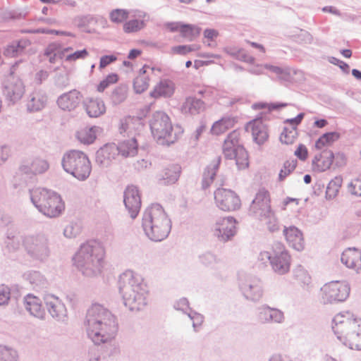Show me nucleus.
I'll return each instance as SVG.
<instances>
[{
	"mask_svg": "<svg viewBox=\"0 0 361 361\" xmlns=\"http://www.w3.org/2000/svg\"><path fill=\"white\" fill-rule=\"evenodd\" d=\"M342 183L343 178L341 176H336L329 183L326 190V199H334L338 195Z\"/></svg>",
	"mask_w": 361,
	"mask_h": 361,
	"instance_id": "obj_43",
	"label": "nucleus"
},
{
	"mask_svg": "<svg viewBox=\"0 0 361 361\" xmlns=\"http://www.w3.org/2000/svg\"><path fill=\"white\" fill-rule=\"evenodd\" d=\"M296 166V159L286 161L279 174V180L283 181L292 171L295 170Z\"/></svg>",
	"mask_w": 361,
	"mask_h": 361,
	"instance_id": "obj_52",
	"label": "nucleus"
},
{
	"mask_svg": "<svg viewBox=\"0 0 361 361\" xmlns=\"http://www.w3.org/2000/svg\"><path fill=\"white\" fill-rule=\"evenodd\" d=\"M188 316L192 322V327L194 331H197L198 328L201 326L204 322V316L192 310L188 312Z\"/></svg>",
	"mask_w": 361,
	"mask_h": 361,
	"instance_id": "obj_58",
	"label": "nucleus"
},
{
	"mask_svg": "<svg viewBox=\"0 0 361 361\" xmlns=\"http://www.w3.org/2000/svg\"><path fill=\"white\" fill-rule=\"evenodd\" d=\"M117 156L116 144L109 143L104 145L96 152V163L102 168H106Z\"/></svg>",
	"mask_w": 361,
	"mask_h": 361,
	"instance_id": "obj_23",
	"label": "nucleus"
},
{
	"mask_svg": "<svg viewBox=\"0 0 361 361\" xmlns=\"http://www.w3.org/2000/svg\"><path fill=\"white\" fill-rule=\"evenodd\" d=\"M334 159V154L331 150L324 149L312 159L313 170L317 172L326 171L332 165Z\"/></svg>",
	"mask_w": 361,
	"mask_h": 361,
	"instance_id": "obj_25",
	"label": "nucleus"
},
{
	"mask_svg": "<svg viewBox=\"0 0 361 361\" xmlns=\"http://www.w3.org/2000/svg\"><path fill=\"white\" fill-rule=\"evenodd\" d=\"M104 256V251L101 245L92 240L81 245L73 261L83 276L94 277L101 273Z\"/></svg>",
	"mask_w": 361,
	"mask_h": 361,
	"instance_id": "obj_5",
	"label": "nucleus"
},
{
	"mask_svg": "<svg viewBox=\"0 0 361 361\" xmlns=\"http://www.w3.org/2000/svg\"><path fill=\"white\" fill-rule=\"evenodd\" d=\"M329 61L334 65L338 66L343 73L346 74L349 73L350 66L347 63L334 56L330 57Z\"/></svg>",
	"mask_w": 361,
	"mask_h": 361,
	"instance_id": "obj_64",
	"label": "nucleus"
},
{
	"mask_svg": "<svg viewBox=\"0 0 361 361\" xmlns=\"http://www.w3.org/2000/svg\"><path fill=\"white\" fill-rule=\"evenodd\" d=\"M293 38L299 44H311L313 41L312 35L304 30H300L298 33L293 35Z\"/></svg>",
	"mask_w": 361,
	"mask_h": 361,
	"instance_id": "obj_56",
	"label": "nucleus"
},
{
	"mask_svg": "<svg viewBox=\"0 0 361 361\" xmlns=\"http://www.w3.org/2000/svg\"><path fill=\"white\" fill-rule=\"evenodd\" d=\"M23 278L35 290L43 289L48 285L47 279L38 271H28L23 274Z\"/></svg>",
	"mask_w": 361,
	"mask_h": 361,
	"instance_id": "obj_35",
	"label": "nucleus"
},
{
	"mask_svg": "<svg viewBox=\"0 0 361 361\" xmlns=\"http://www.w3.org/2000/svg\"><path fill=\"white\" fill-rule=\"evenodd\" d=\"M337 338L352 350H361V319L349 311L337 314L332 320Z\"/></svg>",
	"mask_w": 361,
	"mask_h": 361,
	"instance_id": "obj_3",
	"label": "nucleus"
},
{
	"mask_svg": "<svg viewBox=\"0 0 361 361\" xmlns=\"http://www.w3.org/2000/svg\"><path fill=\"white\" fill-rule=\"evenodd\" d=\"M293 275L294 278L303 285H308L311 281L309 274L301 265L293 270Z\"/></svg>",
	"mask_w": 361,
	"mask_h": 361,
	"instance_id": "obj_51",
	"label": "nucleus"
},
{
	"mask_svg": "<svg viewBox=\"0 0 361 361\" xmlns=\"http://www.w3.org/2000/svg\"><path fill=\"white\" fill-rule=\"evenodd\" d=\"M145 26L144 20H130L126 22L123 25V30L126 32H134L140 30Z\"/></svg>",
	"mask_w": 361,
	"mask_h": 361,
	"instance_id": "obj_53",
	"label": "nucleus"
},
{
	"mask_svg": "<svg viewBox=\"0 0 361 361\" xmlns=\"http://www.w3.org/2000/svg\"><path fill=\"white\" fill-rule=\"evenodd\" d=\"M99 130V128L97 126L86 128L78 131L76 137L81 143L90 145L95 140Z\"/></svg>",
	"mask_w": 361,
	"mask_h": 361,
	"instance_id": "obj_39",
	"label": "nucleus"
},
{
	"mask_svg": "<svg viewBox=\"0 0 361 361\" xmlns=\"http://www.w3.org/2000/svg\"><path fill=\"white\" fill-rule=\"evenodd\" d=\"M118 155L121 154L124 157H134L137 153V139L135 137L130 140H125L116 145Z\"/></svg>",
	"mask_w": 361,
	"mask_h": 361,
	"instance_id": "obj_32",
	"label": "nucleus"
},
{
	"mask_svg": "<svg viewBox=\"0 0 361 361\" xmlns=\"http://www.w3.org/2000/svg\"><path fill=\"white\" fill-rule=\"evenodd\" d=\"M30 44L31 42L26 38L14 40L4 48V54L8 57L20 56Z\"/></svg>",
	"mask_w": 361,
	"mask_h": 361,
	"instance_id": "obj_29",
	"label": "nucleus"
},
{
	"mask_svg": "<svg viewBox=\"0 0 361 361\" xmlns=\"http://www.w3.org/2000/svg\"><path fill=\"white\" fill-rule=\"evenodd\" d=\"M128 17V12L124 9L117 8L110 13V18L114 23H121Z\"/></svg>",
	"mask_w": 361,
	"mask_h": 361,
	"instance_id": "obj_59",
	"label": "nucleus"
},
{
	"mask_svg": "<svg viewBox=\"0 0 361 361\" xmlns=\"http://www.w3.org/2000/svg\"><path fill=\"white\" fill-rule=\"evenodd\" d=\"M82 94L77 90H72L60 95L57 99L59 107L63 110L71 111L75 110L81 102Z\"/></svg>",
	"mask_w": 361,
	"mask_h": 361,
	"instance_id": "obj_21",
	"label": "nucleus"
},
{
	"mask_svg": "<svg viewBox=\"0 0 361 361\" xmlns=\"http://www.w3.org/2000/svg\"><path fill=\"white\" fill-rule=\"evenodd\" d=\"M118 289L124 305L130 311H140L147 305V286L142 277L133 271H126L120 276Z\"/></svg>",
	"mask_w": 361,
	"mask_h": 361,
	"instance_id": "obj_2",
	"label": "nucleus"
},
{
	"mask_svg": "<svg viewBox=\"0 0 361 361\" xmlns=\"http://www.w3.org/2000/svg\"><path fill=\"white\" fill-rule=\"evenodd\" d=\"M3 92L8 101L15 104L23 96L25 87L21 80L13 78L4 85Z\"/></svg>",
	"mask_w": 361,
	"mask_h": 361,
	"instance_id": "obj_20",
	"label": "nucleus"
},
{
	"mask_svg": "<svg viewBox=\"0 0 361 361\" xmlns=\"http://www.w3.org/2000/svg\"><path fill=\"white\" fill-rule=\"evenodd\" d=\"M348 192L352 195L361 197V179L356 178L349 183L348 185Z\"/></svg>",
	"mask_w": 361,
	"mask_h": 361,
	"instance_id": "obj_60",
	"label": "nucleus"
},
{
	"mask_svg": "<svg viewBox=\"0 0 361 361\" xmlns=\"http://www.w3.org/2000/svg\"><path fill=\"white\" fill-rule=\"evenodd\" d=\"M180 172L179 165H171L157 175L158 183L161 185H172L178 180Z\"/></svg>",
	"mask_w": 361,
	"mask_h": 361,
	"instance_id": "obj_26",
	"label": "nucleus"
},
{
	"mask_svg": "<svg viewBox=\"0 0 361 361\" xmlns=\"http://www.w3.org/2000/svg\"><path fill=\"white\" fill-rule=\"evenodd\" d=\"M350 286L345 281H334L326 283L322 288V302L331 304L345 301L350 294Z\"/></svg>",
	"mask_w": 361,
	"mask_h": 361,
	"instance_id": "obj_12",
	"label": "nucleus"
},
{
	"mask_svg": "<svg viewBox=\"0 0 361 361\" xmlns=\"http://www.w3.org/2000/svg\"><path fill=\"white\" fill-rule=\"evenodd\" d=\"M236 220L232 217L220 218L214 225V235L221 242L230 240L236 233Z\"/></svg>",
	"mask_w": 361,
	"mask_h": 361,
	"instance_id": "obj_17",
	"label": "nucleus"
},
{
	"mask_svg": "<svg viewBox=\"0 0 361 361\" xmlns=\"http://www.w3.org/2000/svg\"><path fill=\"white\" fill-rule=\"evenodd\" d=\"M5 243L10 251H17L21 246L24 247V235H15L8 233Z\"/></svg>",
	"mask_w": 361,
	"mask_h": 361,
	"instance_id": "obj_45",
	"label": "nucleus"
},
{
	"mask_svg": "<svg viewBox=\"0 0 361 361\" xmlns=\"http://www.w3.org/2000/svg\"><path fill=\"white\" fill-rule=\"evenodd\" d=\"M269 316V324H281L285 321L284 312L278 308L271 307V312Z\"/></svg>",
	"mask_w": 361,
	"mask_h": 361,
	"instance_id": "obj_54",
	"label": "nucleus"
},
{
	"mask_svg": "<svg viewBox=\"0 0 361 361\" xmlns=\"http://www.w3.org/2000/svg\"><path fill=\"white\" fill-rule=\"evenodd\" d=\"M246 130H251L253 140L259 145L264 144L268 139L267 128L264 123L262 117H257L250 121L246 126Z\"/></svg>",
	"mask_w": 361,
	"mask_h": 361,
	"instance_id": "obj_19",
	"label": "nucleus"
},
{
	"mask_svg": "<svg viewBox=\"0 0 361 361\" xmlns=\"http://www.w3.org/2000/svg\"><path fill=\"white\" fill-rule=\"evenodd\" d=\"M24 250L33 261L47 262L51 255L49 236L43 233L24 235Z\"/></svg>",
	"mask_w": 361,
	"mask_h": 361,
	"instance_id": "obj_8",
	"label": "nucleus"
},
{
	"mask_svg": "<svg viewBox=\"0 0 361 361\" xmlns=\"http://www.w3.org/2000/svg\"><path fill=\"white\" fill-rule=\"evenodd\" d=\"M128 87L120 85L114 89L111 95V99L114 105H118L125 101L127 97Z\"/></svg>",
	"mask_w": 361,
	"mask_h": 361,
	"instance_id": "obj_48",
	"label": "nucleus"
},
{
	"mask_svg": "<svg viewBox=\"0 0 361 361\" xmlns=\"http://www.w3.org/2000/svg\"><path fill=\"white\" fill-rule=\"evenodd\" d=\"M24 306L30 314L39 319H44L45 312L42 305V301L32 294H27L24 297Z\"/></svg>",
	"mask_w": 361,
	"mask_h": 361,
	"instance_id": "obj_27",
	"label": "nucleus"
},
{
	"mask_svg": "<svg viewBox=\"0 0 361 361\" xmlns=\"http://www.w3.org/2000/svg\"><path fill=\"white\" fill-rule=\"evenodd\" d=\"M43 300L49 314L53 319L61 322L67 320L66 307L59 298L51 293H44Z\"/></svg>",
	"mask_w": 361,
	"mask_h": 361,
	"instance_id": "obj_16",
	"label": "nucleus"
},
{
	"mask_svg": "<svg viewBox=\"0 0 361 361\" xmlns=\"http://www.w3.org/2000/svg\"><path fill=\"white\" fill-rule=\"evenodd\" d=\"M146 66H143L140 71V75L133 80V88L137 94H141L146 90L149 86V78L145 75Z\"/></svg>",
	"mask_w": 361,
	"mask_h": 361,
	"instance_id": "obj_40",
	"label": "nucleus"
},
{
	"mask_svg": "<svg viewBox=\"0 0 361 361\" xmlns=\"http://www.w3.org/2000/svg\"><path fill=\"white\" fill-rule=\"evenodd\" d=\"M123 202L130 216L135 219L141 208V197L138 188L135 185H128L123 192Z\"/></svg>",
	"mask_w": 361,
	"mask_h": 361,
	"instance_id": "obj_18",
	"label": "nucleus"
},
{
	"mask_svg": "<svg viewBox=\"0 0 361 361\" xmlns=\"http://www.w3.org/2000/svg\"><path fill=\"white\" fill-rule=\"evenodd\" d=\"M283 233L289 246L297 251L305 248V240L302 231L295 226H284Z\"/></svg>",
	"mask_w": 361,
	"mask_h": 361,
	"instance_id": "obj_22",
	"label": "nucleus"
},
{
	"mask_svg": "<svg viewBox=\"0 0 361 361\" xmlns=\"http://www.w3.org/2000/svg\"><path fill=\"white\" fill-rule=\"evenodd\" d=\"M49 201L47 206L50 205V213L43 214L44 216L49 218H56L59 216L65 209V204L61 197L57 192L51 191L49 197Z\"/></svg>",
	"mask_w": 361,
	"mask_h": 361,
	"instance_id": "obj_28",
	"label": "nucleus"
},
{
	"mask_svg": "<svg viewBox=\"0 0 361 361\" xmlns=\"http://www.w3.org/2000/svg\"><path fill=\"white\" fill-rule=\"evenodd\" d=\"M236 121L235 117L225 116L214 123L211 128V132L212 134L216 135L222 134L228 129L233 127Z\"/></svg>",
	"mask_w": 361,
	"mask_h": 361,
	"instance_id": "obj_36",
	"label": "nucleus"
},
{
	"mask_svg": "<svg viewBox=\"0 0 361 361\" xmlns=\"http://www.w3.org/2000/svg\"><path fill=\"white\" fill-rule=\"evenodd\" d=\"M70 84L69 76L66 73H59L54 77V85L60 89L63 90Z\"/></svg>",
	"mask_w": 361,
	"mask_h": 361,
	"instance_id": "obj_55",
	"label": "nucleus"
},
{
	"mask_svg": "<svg viewBox=\"0 0 361 361\" xmlns=\"http://www.w3.org/2000/svg\"><path fill=\"white\" fill-rule=\"evenodd\" d=\"M19 355L11 346L0 344V361H18Z\"/></svg>",
	"mask_w": 361,
	"mask_h": 361,
	"instance_id": "obj_41",
	"label": "nucleus"
},
{
	"mask_svg": "<svg viewBox=\"0 0 361 361\" xmlns=\"http://www.w3.org/2000/svg\"><path fill=\"white\" fill-rule=\"evenodd\" d=\"M341 262L357 272L361 270V250L355 247L345 249L341 257Z\"/></svg>",
	"mask_w": 361,
	"mask_h": 361,
	"instance_id": "obj_24",
	"label": "nucleus"
},
{
	"mask_svg": "<svg viewBox=\"0 0 361 361\" xmlns=\"http://www.w3.org/2000/svg\"><path fill=\"white\" fill-rule=\"evenodd\" d=\"M201 28L190 24H182L180 32L183 37L188 38L189 41L193 40L200 34Z\"/></svg>",
	"mask_w": 361,
	"mask_h": 361,
	"instance_id": "obj_46",
	"label": "nucleus"
},
{
	"mask_svg": "<svg viewBox=\"0 0 361 361\" xmlns=\"http://www.w3.org/2000/svg\"><path fill=\"white\" fill-rule=\"evenodd\" d=\"M47 102V97L45 93L35 92L30 94L27 101V110L30 113L39 111L45 106Z\"/></svg>",
	"mask_w": 361,
	"mask_h": 361,
	"instance_id": "obj_33",
	"label": "nucleus"
},
{
	"mask_svg": "<svg viewBox=\"0 0 361 361\" xmlns=\"http://www.w3.org/2000/svg\"><path fill=\"white\" fill-rule=\"evenodd\" d=\"M205 109V104L195 97H188L181 106V112L184 114L196 115Z\"/></svg>",
	"mask_w": 361,
	"mask_h": 361,
	"instance_id": "obj_30",
	"label": "nucleus"
},
{
	"mask_svg": "<svg viewBox=\"0 0 361 361\" xmlns=\"http://www.w3.org/2000/svg\"><path fill=\"white\" fill-rule=\"evenodd\" d=\"M176 310L180 311L183 314H188V312L192 310L190 307V303L186 298H181L176 300L173 305Z\"/></svg>",
	"mask_w": 361,
	"mask_h": 361,
	"instance_id": "obj_57",
	"label": "nucleus"
},
{
	"mask_svg": "<svg viewBox=\"0 0 361 361\" xmlns=\"http://www.w3.org/2000/svg\"><path fill=\"white\" fill-rule=\"evenodd\" d=\"M297 136V129L295 127L288 128L285 127L280 135V141L286 145L292 144Z\"/></svg>",
	"mask_w": 361,
	"mask_h": 361,
	"instance_id": "obj_50",
	"label": "nucleus"
},
{
	"mask_svg": "<svg viewBox=\"0 0 361 361\" xmlns=\"http://www.w3.org/2000/svg\"><path fill=\"white\" fill-rule=\"evenodd\" d=\"M340 135L337 132H328L320 136L315 142V148L322 149L324 146L329 145L338 140Z\"/></svg>",
	"mask_w": 361,
	"mask_h": 361,
	"instance_id": "obj_42",
	"label": "nucleus"
},
{
	"mask_svg": "<svg viewBox=\"0 0 361 361\" xmlns=\"http://www.w3.org/2000/svg\"><path fill=\"white\" fill-rule=\"evenodd\" d=\"M63 170L80 181L87 180L92 171L91 162L87 155L77 149L65 152L61 159Z\"/></svg>",
	"mask_w": 361,
	"mask_h": 361,
	"instance_id": "obj_6",
	"label": "nucleus"
},
{
	"mask_svg": "<svg viewBox=\"0 0 361 361\" xmlns=\"http://www.w3.org/2000/svg\"><path fill=\"white\" fill-rule=\"evenodd\" d=\"M152 134L157 142L162 145L173 144L178 139L169 116L164 111H156L149 119Z\"/></svg>",
	"mask_w": 361,
	"mask_h": 361,
	"instance_id": "obj_7",
	"label": "nucleus"
},
{
	"mask_svg": "<svg viewBox=\"0 0 361 361\" xmlns=\"http://www.w3.org/2000/svg\"><path fill=\"white\" fill-rule=\"evenodd\" d=\"M262 257H267L274 271L279 275L288 273L290 267L291 257L284 245L281 242H274L271 252L261 253Z\"/></svg>",
	"mask_w": 361,
	"mask_h": 361,
	"instance_id": "obj_10",
	"label": "nucleus"
},
{
	"mask_svg": "<svg viewBox=\"0 0 361 361\" xmlns=\"http://www.w3.org/2000/svg\"><path fill=\"white\" fill-rule=\"evenodd\" d=\"M272 210L268 191L260 190L256 194L255 198L252 201L250 206V215L261 221Z\"/></svg>",
	"mask_w": 361,
	"mask_h": 361,
	"instance_id": "obj_15",
	"label": "nucleus"
},
{
	"mask_svg": "<svg viewBox=\"0 0 361 361\" xmlns=\"http://www.w3.org/2000/svg\"><path fill=\"white\" fill-rule=\"evenodd\" d=\"M87 56L88 51L86 49H83L82 50H78L75 51L74 53L67 55L66 57V61L70 62L75 61L78 59H85Z\"/></svg>",
	"mask_w": 361,
	"mask_h": 361,
	"instance_id": "obj_63",
	"label": "nucleus"
},
{
	"mask_svg": "<svg viewBox=\"0 0 361 361\" xmlns=\"http://www.w3.org/2000/svg\"><path fill=\"white\" fill-rule=\"evenodd\" d=\"M221 160V157H216L205 169L202 181L203 189H207L213 182L216 172L219 170Z\"/></svg>",
	"mask_w": 361,
	"mask_h": 361,
	"instance_id": "obj_34",
	"label": "nucleus"
},
{
	"mask_svg": "<svg viewBox=\"0 0 361 361\" xmlns=\"http://www.w3.org/2000/svg\"><path fill=\"white\" fill-rule=\"evenodd\" d=\"M142 227L149 240L160 242L170 233L171 221L161 204H152L143 213Z\"/></svg>",
	"mask_w": 361,
	"mask_h": 361,
	"instance_id": "obj_4",
	"label": "nucleus"
},
{
	"mask_svg": "<svg viewBox=\"0 0 361 361\" xmlns=\"http://www.w3.org/2000/svg\"><path fill=\"white\" fill-rule=\"evenodd\" d=\"M80 232V226L77 224L71 223L63 230L65 237L72 238L76 237Z\"/></svg>",
	"mask_w": 361,
	"mask_h": 361,
	"instance_id": "obj_61",
	"label": "nucleus"
},
{
	"mask_svg": "<svg viewBox=\"0 0 361 361\" xmlns=\"http://www.w3.org/2000/svg\"><path fill=\"white\" fill-rule=\"evenodd\" d=\"M267 226L269 231L274 233L280 230V223L278 218L276 216L275 212L272 210L270 214L261 220Z\"/></svg>",
	"mask_w": 361,
	"mask_h": 361,
	"instance_id": "obj_47",
	"label": "nucleus"
},
{
	"mask_svg": "<svg viewBox=\"0 0 361 361\" xmlns=\"http://www.w3.org/2000/svg\"><path fill=\"white\" fill-rule=\"evenodd\" d=\"M214 200L216 206L225 212L238 210L241 205L238 195L230 189H216L214 192Z\"/></svg>",
	"mask_w": 361,
	"mask_h": 361,
	"instance_id": "obj_14",
	"label": "nucleus"
},
{
	"mask_svg": "<svg viewBox=\"0 0 361 361\" xmlns=\"http://www.w3.org/2000/svg\"><path fill=\"white\" fill-rule=\"evenodd\" d=\"M239 288L246 300L259 301L264 293L262 280L257 276L250 274L239 275Z\"/></svg>",
	"mask_w": 361,
	"mask_h": 361,
	"instance_id": "obj_11",
	"label": "nucleus"
},
{
	"mask_svg": "<svg viewBox=\"0 0 361 361\" xmlns=\"http://www.w3.org/2000/svg\"><path fill=\"white\" fill-rule=\"evenodd\" d=\"M51 191V190L44 188L29 189L30 200L38 211H39V204L42 205L46 198H49Z\"/></svg>",
	"mask_w": 361,
	"mask_h": 361,
	"instance_id": "obj_37",
	"label": "nucleus"
},
{
	"mask_svg": "<svg viewBox=\"0 0 361 361\" xmlns=\"http://www.w3.org/2000/svg\"><path fill=\"white\" fill-rule=\"evenodd\" d=\"M198 259L201 264L212 269L214 268L220 262V259L211 251H205L201 253L199 255Z\"/></svg>",
	"mask_w": 361,
	"mask_h": 361,
	"instance_id": "obj_44",
	"label": "nucleus"
},
{
	"mask_svg": "<svg viewBox=\"0 0 361 361\" xmlns=\"http://www.w3.org/2000/svg\"><path fill=\"white\" fill-rule=\"evenodd\" d=\"M85 325L88 338L95 345L111 341L118 331L115 317L99 304H94L87 310Z\"/></svg>",
	"mask_w": 361,
	"mask_h": 361,
	"instance_id": "obj_1",
	"label": "nucleus"
},
{
	"mask_svg": "<svg viewBox=\"0 0 361 361\" xmlns=\"http://www.w3.org/2000/svg\"><path fill=\"white\" fill-rule=\"evenodd\" d=\"M271 307L268 305H262L256 308V319L261 324H269V313Z\"/></svg>",
	"mask_w": 361,
	"mask_h": 361,
	"instance_id": "obj_49",
	"label": "nucleus"
},
{
	"mask_svg": "<svg viewBox=\"0 0 361 361\" xmlns=\"http://www.w3.org/2000/svg\"><path fill=\"white\" fill-rule=\"evenodd\" d=\"M240 132L237 130L230 133L223 145V154L226 159H235L238 169L248 166V154L239 142Z\"/></svg>",
	"mask_w": 361,
	"mask_h": 361,
	"instance_id": "obj_9",
	"label": "nucleus"
},
{
	"mask_svg": "<svg viewBox=\"0 0 361 361\" xmlns=\"http://www.w3.org/2000/svg\"><path fill=\"white\" fill-rule=\"evenodd\" d=\"M49 167V163L44 159L35 158L31 161H23L16 172V178L23 179L25 183L27 185L30 183H34L36 180V176L46 172Z\"/></svg>",
	"mask_w": 361,
	"mask_h": 361,
	"instance_id": "obj_13",
	"label": "nucleus"
},
{
	"mask_svg": "<svg viewBox=\"0 0 361 361\" xmlns=\"http://www.w3.org/2000/svg\"><path fill=\"white\" fill-rule=\"evenodd\" d=\"M11 298V290L4 285L0 286V305H6Z\"/></svg>",
	"mask_w": 361,
	"mask_h": 361,
	"instance_id": "obj_62",
	"label": "nucleus"
},
{
	"mask_svg": "<svg viewBox=\"0 0 361 361\" xmlns=\"http://www.w3.org/2000/svg\"><path fill=\"white\" fill-rule=\"evenodd\" d=\"M84 106L91 118H98L106 112L104 102L101 99H89L84 103Z\"/></svg>",
	"mask_w": 361,
	"mask_h": 361,
	"instance_id": "obj_31",
	"label": "nucleus"
},
{
	"mask_svg": "<svg viewBox=\"0 0 361 361\" xmlns=\"http://www.w3.org/2000/svg\"><path fill=\"white\" fill-rule=\"evenodd\" d=\"M174 92L173 84L170 81H161L155 87L153 91L150 92L152 97L157 98L159 97H170Z\"/></svg>",
	"mask_w": 361,
	"mask_h": 361,
	"instance_id": "obj_38",
	"label": "nucleus"
}]
</instances>
